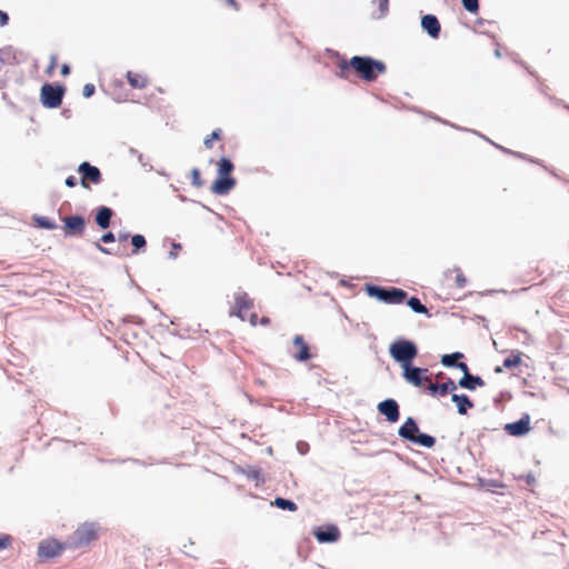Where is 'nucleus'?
<instances>
[{
    "instance_id": "1",
    "label": "nucleus",
    "mask_w": 569,
    "mask_h": 569,
    "mask_svg": "<svg viewBox=\"0 0 569 569\" xmlns=\"http://www.w3.org/2000/svg\"><path fill=\"white\" fill-rule=\"evenodd\" d=\"M398 437L411 445L431 449L436 446L437 439L432 435L420 430L418 420L415 417H407L398 428Z\"/></svg>"
},
{
    "instance_id": "2",
    "label": "nucleus",
    "mask_w": 569,
    "mask_h": 569,
    "mask_svg": "<svg viewBox=\"0 0 569 569\" xmlns=\"http://www.w3.org/2000/svg\"><path fill=\"white\" fill-rule=\"evenodd\" d=\"M341 72L348 70L349 67L360 74L366 81H373L378 73L386 71V66L382 61L376 60L371 57L355 56L349 62L340 63Z\"/></svg>"
},
{
    "instance_id": "3",
    "label": "nucleus",
    "mask_w": 569,
    "mask_h": 569,
    "mask_svg": "<svg viewBox=\"0 0 569 569\" xmlns=\"http://www.w3.org/2000/svg\"><path fill=\"white\" fill-rule=\"evenodd\" d=\"M391 359L400 367L415 362L419 356L418 345L403 336L397 337L388 347Z\"/></svg>"
},
{
    "instance_id": "4",
    "label": "nucleus",
    "mask_w": 569,
    "mask_h": 569,
    "mask_svg": "<svg viewBox=\"0 0 569 569\" xmlns=\"http://www.w3.org/2000/svg\"><path fill=\"white\" fill-rule=\"evenodd\" d=\"M363 291L369 298L376 299L386 305H402L407 297V291L398 287H385L372 282L363 286Z\"/></svg>"
},
{
    "instance_id": "5",
    "label": "nucleus",
    "mask_w": 569,
    "mask_h": 569,
    "mask_svg": "<svg viewBox=\"0 0 569 569\" xmlns=\"http://www.w3.org/2000/svg\"><path fill=\"white\" fill-rule=\"evenodd\" d=\"M98 530L99 527L96 522H83L69 538L68 543L71 548L89 546L99 538Z\"/></svg>"
},
{
    "instance_id": "6",
    "label": "nucleus",
    "mask_w": 569,
    "mask_h": 569,
    "mask_svg": "<svg viewBox=\"0 0 569 569\" xmlns=\"http://www.w3.org/2000/svg\"><path fill=\"white\" fill-rule=\"evenodd\" d=\"M68 545V542H61L56 538L43 539L38 545L37 556L40 561L57 558L61 556Z\"/></svg>"
},
{
    "instance_id": "7",
    "label": "nucleus",
    "mask_w": 569,
    "mask_h": 569,
    "mask_svg": "<svg viewBox=\"0 0 569 569\" xmlns=\"http://www.w3.org/2000/svg\"><path fill=\"white\" fill-rule=\"evenodd\" d=\"M64 87L61 84L44 83L41 87L40 100L46 108L56 109L61 106Z\"/></svg>"
},
{
    "instance_id": "8",
    "label": "nucleus",
    "mask_w": 569,
    "mask_h": 569,
    "mask_svg": "<svg viewBox=\"0 0 569 569\" xmlns=\"http://www.w3.org/2000/svg\"><path fill=\"white\" fill-rule=\"evenodd\" d=\"M428 377V368L416 366L415 362L401 368V378L415 388H422Z\"/></svg>"
},
{
    "instance_id": "9",
    "label": "nucleus",
    "mask_w": 569,
    "mask_h": 569,
    "mask_svg": "<svg viewBox=\"0 0 569 569\" xmlns=\"http://www.w3.org/2000/svg\"><path fill=\"white\" fill-rule=\"evenodd\" d=\"M311 533L319 543H335L341 537L340 529L335 523L315 526Z\"/></svg>"
},
{
    "instance_id": "10",
    "label": "nucleus",
    "mask_w": 569,
    "mask_h": 569,
    "mask_svg": "<svg viewBox=\"0 0 569 569\" xmlns=\"http://www.w3.org/2000/svg\"><path fill=\"white\" fill-rule=\"evenodd\" d=\"M377 412L390 425L397 423L401 417L400 405L395 398H386L378 402Z\"/></svg>"
},
{
    "instance_id": "11",
    "label": "nucleus",
    "mask_w": 569,
    "mask_h": 569,
    "mask_svg": "<svg viewBox=\"0 0 569 569\" xmlns=\"http://www.w3.org/2000/svg\"><path fill=\"white\" fill-rule=\"evenodd\" d=\"M87 227V220L81 214H71L63 219V232L66 237L78 238L83 234Z\"/></svg>"
},
{
    "instance_id": "12",
    "label": "nucleus",
    "mask_w": 569,
    "mask_h": 569,
    "mask_svg": "<svg viewBox=\"0 0 569 569\" xmlns=\"http://www.w3.org/2000/svg\"><path fill=\"white\" fill-rule=\"evenodd\" d=\"M531 417L528 412L521 415V417L512 422H508L503 426V430L507 435L516 438L527 436L531 430Z\"/></svg>"
},
{
    "instance_id": "13",
    "label": "nucleus",
    "mask_w": 569,
    "mask_h": 569,
    "mask_svg": "<svg viewBox=\"0 0 569 569\" xmlns=\"http://www.w3.org/2000/svg\"><path fill=\"white\" fill-rule=\"evenodd\" d=\"M460 371L463 373L462 377L458 380L460 388L468 391H475L486 385L481 376L470 372L468 365H463Z\"/></svg>"
},
{
    "instance_id": "14",
    "label": "nucleus",
    "mask_w": 569,
    "mask_h": 569,
    "mask_svg": "<svg viewBox=\"0 0 569 569\" xmlns=\"http://www.w3.org/2000/svg\"><path fill=\"white\" fill-rule=\"evenodd\" d=\"M292 345L295 348H297V351L291 356L297 362L303 363L315 357L302 335H296L292 339Z\"/></svg>"
},
{
    "instance_id": "15",
    "label": "nucleus",
    "mask_w": 569,
    "mask_h": 569,
    "mask_svg": "<svg viewBox=\"0 0 569 569\" xmlns=\"http://www.w3.org/2000/svg\"><path fill=\"white\" fill-rule=\"evenodd\" d=\"M236 472L244 475L248 479L256 482V486L263 485L266 482V478L263 476L262 468L259 466H237Z\"/></svg>"
},
{
    "instance_id": "16",
    "label": "nucleus",
    "mask_w": 569,
    "mask_h": 569,
    "mask_svg": "<svg viewBox=\"0 0 569 569\" xmlns=\"http://www.w3.org/2000/svg\"><path fill=\"white\" fill-rule=\"evenodd\" d=\"M236 309L231 311V316H236L241 320H244V311L249 310L253 307V300L248 296V293L242 292L238 293L234 297Z\"/></svg>"
},
{
    "instance_id": "17",
    "label": "nucleus",
    "mask_w": 569,
    "mask_h": 569,
    "mask_svg": "<svg viewBox=\"0 0 569 569\" xmlns=\"http://www.w3.org/2000/svg\"><path fill=\"white\" fill-rule=\"evenodd\" d=\"M451 401L460 416H466L475 407L473 400L466 393H452Z\"/></svg>"
},
{
    "instance_id": "18",
    "label": "nucleus",
    "mask_w": 569,
    "mask_h": 569,
    "mask_svg": "<svg viewBox=\"0 0 569 569\" xmlns=\"http://www.w3.org/2000/svg\"><path fill=\"white\" fill-rule=\"evenodd\" d=\"M113 214V209L107 206H100L97 208L94 222L100 229L106 230L110 227Z\"/></svg>"
},
{
    "instance_id": "19",
    "label": "nucleus",
    "mask_w": 569,
    "mask_h": 569,
    "mask_svg": "<svg viewBox=\"0 0 569 569\" xmlns=\"http://www.w3.org/2000/svg\"><path fill=\"white\" fill-rule=\"evenodd\" d=\"M421 27L429 34V37L437 39L440 34V23L436 16L425 14L421 18Z\"/></svg>"
},
{
    "instance_id": "20",
    "label": "nucleus",
    "mask_w": 569,
    "mask_h": 569,
    "mask_svg": "<svg viewBox=\"0 0 569 569\" xmlns=\"http://www.w3.org/2000/svg\"><path fill=\"white\" fill-rule=\"evenodd\" d=\"M463 358H465V355L460 351L445 353L440 358V363L446 368H453V369L461 370V367H463V365H467L466 362L460 361Z\"/></svg>"
},
{
    "instance_id": "21",
    "label": "nucleus",
    "mask_w": 569,
    "mask_h": 569,
    "mask_svg": "<svg viewBox=\"0 0 569 569\" xmlns=\"http://www.w3.org/2000/svg\"><path fill=\"white\" fill-rule=\"evenodd\" d=\"M238 180H212L210 190L217 196H227L237 186Z\"/></svg>"
},
{
    "instance_id": "22",
    "label": "nucleus",
    "mask_w": 569,
    "mask_h": 569,
    "mask_svg": "<svg viewBox=\"0 0 569 569\" xmlns=\"http://www.w3.org/2000/svg\"><path fill=\"white\" fill-rule=\"evenodd\" d=\"M116 240H117L116 234L112 231H106L104 233H102V236L100 237V239L98 241L93 242V246L100 252H102L104 254L112 256V254H117V252L112 248L102 246V243H112Z\"/></svg>"
},
{
    "instance_id": "23",
    "label": "nucleus",
    "mask_w": 569,
    "mask_h": 569,
    "mask_svg": "<svg viewBox=\"0 0 569 569\" xmlns=\"http://www.w3.org/2000/svg\"><path fill=\"white\" fill-rule=\"evenodd\" d=\"M403 303H406L412 312L418 315H426L428 318L431 317V313L429 312L428 308L421 302L420 298L417 296H409L407 293V297L405 298Z\"/></svg>"
},
{
    "instance_id": "24",
    "label": "nucleus",
    "mask_w": 569,
    "mask_h": 569,
    "mask_svg": "<svg viewBox=\"0 0 569 569\" xmlns=\"http://www.w3.org/2000/svg\"><path fill=\"white\" fill-rule=\"evenodd\" d=\"M32 222L36 228L42 230H54L58 228L57 222L53 219L46 216L33 214Z\"/></svg>"
},
{
    "instance_id": "25",
    "label": "nucleus",
    "mask_w": 569,
    "mask_h": 569,
    "mask_svg": "<svg viewBox=\"0 0 569 569\" xmlns=\"http://www.w3.org/2000/svg\"><path fill=\"white\" fill-rule=\"evenodd\" d=\"M130 240H131V246H132L131 254L137 256V254L146 252L147 239L143 234L134 233V234H132Z\"/></svg>"
},
{
    "instance_id": "26",
    "label": "nucleus",
    "mask_w": 569,
    "mask_h": 569,
    "mask_svg": "<svg viewBox=\"0 0 569 569\" xmlns=\"http://www.w3.org/2000/svg\"><path fill=\"white\" fill-rule=\"evenodd\" d=\"M271 505L284 511L295 512L298 510V505L292 499L280 496L276 497Z\"/></svg>"
},
{
    "instance_id": "27",
    "label": "nucleus",
    "mask_w": 569,
    "mask_h": 569,
    "mask_svg": "<svg viewBox=\"0 0 569 569\" xmlns=\"http://www.w3.org/2000/svg\"><path fill=\"white\" fill-rule=\"evenodd\" d=\"M78 172L80 178H100L101 176L99 168L87 161L79 164Z\"/></svg>"
},
{
    "instance_id": "28",
    "label": "nucleus",
    "mask_w": 569,
    "mask_h": 569,
    "mask_svg": "<svg viewBox=\"0 0 569 569\" xmlns=\"http://www.w3.org/2000/svg\"><path fill=\"white\" fill-rule=\"evenodd\" d=\"M127 80L129 84L134 89H143L148 84V79L140 73L127 72Z\"/></svg>"
},
{
    "instance_id": "29",
    "label": "nucleus",
    "mask_w": 569,
    "mask_h": 569,
    "mask_svg": "<svg viewBox=\"0 0 569 569\" xmlns=\"http://www.w3.org/2000/svg\"><path fill=\"white\" fill-rule=\"evenodd\" d=\"M522 352L519 350H512L510 356L506 357L502 362V367L506 369H513L521 365Z\"/></svg>"
},
{
    "instance_id": "30",
    "label": "nucleus",
    "mask_w": 569,
    "mask_h": 569,
    "mask_svg": "<svg viewBox=\"0 0 569 569\" xmlns=\"http://www.w3.org/2000/svg\"><path fill=\"white\" fill-rule=\"evenodd\" d=\"M427 395H429L432 398H441L449 395L446 390L445 383H430L425 390Z\"/></svg>"
},
{
    "instance_id": "31",
    "label": "nucleus",
    "mask_w": 569,
    "mask_h": 569,
    "mask_svg": "<svg viewBox=\"0 0 569 569\" xmlns=\"http://www.w3.org/2000/svg\"><path fill=\"white\" fill-rule=\"evenodd\" d=\"M373 6H377V10L372 12L375 19H382L389 12V0H371Z\"/></svg>"
},
{
    "instance_id": "32",
    "label": "nucleus",
    "mask_w": 569,
    "mask_h": 569,
    "mask_svg": "<svg viewBox=\"0 0 569 569\" xmlns=\"http://www.w3.org/2000/svg\"><path fill=\"white\" fill-rule=\"evenodd\" d=\"M233 170V163L227 159H220L218 163V177L217 178H231V172Z\"/></svg>"
},
{
    "instance_id": "33",
    "label": "nucleus",
    "mask_w": 569,
    "mask_h": 569,
    "mask_svg": "<svg viewBox=\"0 0 569 569\" xmlns=\"http://www.w3.org/2000/svg\"><path fill=\"white\" fill-rule=\"evenodd\" d=\"M102 180H64V183L68 188H74L78 184H81L86 189H90V183L98 184Z\"/></svg>"
},
{
    "instance_id": "34",
    "label": "nucleus",
    "mask_w": 569,
    "mask_h": 569,
    "mask_svg": "<svg viewBox=\"0 0 569 569\" xmlns=\"http://www.w3.org/2000/svg\"><path fill=\"white\" fill-rule=\"evenodd\" d=\"M453 271L456 272V278H455L456 287L459 289L465 288L467 284V278L465 277L463 272L461 271V269L459 267H455Z\"/></svg>"
},
{
    "instance_id": "35",
    "label": "nucleus",
    "mask_w": 569,
    "mask_h": 569,
    "mask_svg": "<svg viewBox=\"0 0 569 569\" xmlns=\"http://www.w3.org/2000/svg\"><path fill=\"white\" fill-rule=\"evenodd\" d=\"M480 483L482 487H486L487 490L492 491L493 488H503L505 485L495 479H480Z\"/></svg>"
},
{
    "instance_id": "36",
    "label": "nucleus",
    "mask_w": 569,
    "mask_h": 569,
    "mask_svg": "<svg viewBox=\"0 0 569 569\" xmlns=\"http://www.w3.org/2000/svg\"><path fill=\"white\" fill-rule=\"evenodd\" d=\"M461 3L470 13H477L479 10V0H461Z\"/></svg>"
},
{
    "instance_id": "37",
    "label": "nucleus",
    "mask_w": 569,
    "mask_h": 569,
    "mask_svg": "<svg viewBox=\"0 0 569 569\" xmlns=\"http://www.w3.org/2000/svg\"><path fill=\"white\" fill-rule=\"evenodd\" d=\"M511 397L512 396H511L510 391H507V390L500 391L499 395L493 398V405L496 407H499L502 401H508L511 399Z\"/></svg>"
},
{
    "instance_id": "38",
    "label": "nucleus",
    "mask_w": 569,
    "mask_h": 569,
    "mask_svg": "<svg viewBox=\"0 0 569 569\" xmlns=\"http://www.w3.org/2000/svg\"><path fill=\"white\" fill-rule=\"evenodd\" d=\"M446 386V390L448 393L452 396V393H456L455 391L459 387L458 381L456 382L452 378H447L446 381H443Z\"/></svg>"
},
{
    "instance_id": "39",
    "label": "nucleus",
    "mask_w": 569,
    "mask_h": 569,
    "mask_svg": "<svg viewBox=\"0 0 569 569\" xmlns=\"http://www.w3.org/2000/svg\"><path fill=\"white\" fill-rule=\"evenodd\" d=\"M181 249H182L181 243L173 241L171 243V249L169 251V258L170 259H177L178 256H179V252L181 251Z\"/></svg>"
},
{
    "instance_id": "40",
    "label": "nucleus",
    "mask_w": 569,
    "mask_h": 569,
    "mask_svg": "<svg viewBox=\"0 0 569 569\" xmlns=\"http://www.w3.org/2000/svg\"><path fill=\"white\" fill-rule=\"evenodd\" d=\"M12 542V537L8 533L0 535V550L7 549Z\"/></svg>"
},
{
    "instance_id": "41",
    "label": "nucleus",
    "mask_w": 569,
    "mask_h": 569,
    "mask_svg": "<svg viewBox=\"0 0 569 569\" xmlns=\"http://www.w3.org/2000/svg\"><path fill=\"white\" fill-rule=\"evenodd\" d=\"M517 480H522L527 485H533L536 482V478L532 471L527 472L526 475H520L516 477Z\"/></svg>"
},
{
    "instance_id": "42",
    "label": "nucleus",
    "mask_w": 569,
    "mask_h": 569,
    "mask_svg": "<svg viewBox=\"0 0 569 569\" xmlns=\"http://www.w3.org/2000/svg\"><path fill=\"white\" fill-rule=\"evenodd\" d=\"M297 447V451L301 455V456H305L309 452V449H310V446L307 441H303V440H299L296 445Z\"/></svg>"
},
{
    "instance_id": "43",
    "label": "nucleus",
    "mask_w": 569,
    "mask_h": 569,
    "mask_svg": "<svg viewBox=\"0 0 569 569\" xmlns=\"http://www.w3.org/2000/svg\"><path fill=\"white\" fill-rule=\"evenodd\" d=\"M220 137V130H214L209 137H207L203 141L204 146L207 148H211L212 147V142L217 139H219Z\"/></svg>"
},
{
    "instance_id": "44",
    "label": "nucleus",
    "mask_w": 569,
    "mask_h": 569,
    "mask_svg": "<svg viewBox=\"0 0 569 569\" xmlns=\"http://www.w3.org/2000/svg\"><path fill=\"white\" fill-rule=\"evenodd\" d=\"M94 91H96L94 84L87 83V84H84V87L82 89V94L84 98H90L94 94Z\"/></svg>"
},
{
    "instance_id": "45",
    "label": "nucleus",
    "mask_w": 569,
    "mask_h": 569,
    "mask_svg": "<svg viewBox=\"0 0 569 569\" xmlns=\"http://www.w3.org/2000/svg\"><path fill=\"white\" fill-rule=\"evenodd\" d=\"M132 234L129 232V231H126V230H120L118 232V237H116L118 239L119 242H123V241H127L128 239H131Z\"/></svg>"
},
{
    "instance_id": "46",
    "label": "nucleus",
    "mask_w": 569,
    "mask_h": 569,
    "mask_svg": "<svg viewBox=\"0 0 569 569\" xmlns=\"http://www.w3.org/2000/svg\"><path fill=\"white\" fill-rule=\"evenodd\" d=\"M207 180H190L192 189H199L206 184Z\"/></svg>"
},
{
    "instance_id": "47",
    "label": "nucleus",
    "mask_w": 569,
    "mask_h": 569,
    "mask_svg": "<svg viewBox=\"0 0 569 569\" xmlns=\"http://www.w3.org/2000/svg\"><path fill=\"white\" fill-rule=\"evenodd\" d=\"M123 321H133L137 325H143V320L140 317L127 316L123 318Z\"/></svg>"
},
{
    "instance_id": "48",
    "label": "nucleus",
    "mask_w": 569,
    "mask_h": 569,
    "mask_svg": "<svg viewBox=\"0 0 569 569\" xmlns=\"http://www.w3.org/2000/svg\"><path fill=\"white\" fill-rule=\"evenodd\" d=\"M249 322L252 327H256L259 322V317L256 312H252L249 317Z\"/></svg>"
},
{
    "instance_id": "49",
    "label": "nucleus",
    "mask_w": 569,
    "mask_h": 569,
    "mask_svg": "<svg viewBox=\"0 0 569 569\" xmlns=\"http://www.w3.org/2000/svg\"><path fill=\"white\" fill-rule=\"evenodd\" d=\"M124 461H130L134 465H139V466H147L148 463L144 461V460H140V459H136V458H129L127 460H122V462Z\"/></svg>"
},
{
    "instance_id": "50",
    "label": "nucleus",
    "mask_w": 569,
    "mask_h": 569,
    "mask_svg": "<svg viewBox=\"0 0 569 569\" xmlns=\"http://www.w3.org/2000/svg\"><path fill=\"white\" fill-rule=\"evenodd\" d=\"M8 14L0 10V26H6L8 23Z\"/></svg>"
},
{
    "instance_id": "51",
    "label": "nucleus",
    "mask_w": 569,
    "mask_h": 569,
    "mask_svg": "<svg viewBox=\"0 0 569 569\" xmlns=\"http://www.w3.org/2000/svg\"><path fill=\"white\" fill-rule=\"evenodd\" d=\"M270 322H271L270 318L263 316V317L259 318V322L258 323L261 325V326H268V325H270Z\"/></svg>"
},
{
    "instance_id": "52",
    "label": "nucleus",
    "mask_w": 569,
    "mask_h": 569,
    "mask_svg": "<svg viewBox=\"0 0 569 569\" xmlns=\"http://www.w3.org/2000/svg\"><path fill=\"white\" fill-rule=\"evenodd\" d=\"M69 73H70V67L68 64H62V67H61V74L66 77Z\"/></svg>"
},
{
    "instance_id": "53",
    "label": "nucleus",
    "mask_w": 569,
    "mask_h": 569,
    "mask_svg": "<svg viewBox=\"0 0 569 569\" xmlns=\"http://www.w3.org/2000/svg\"><path fill=\"white\" fill-rule=\"evenodd\" d=\"M190 178H200V171L197 168L191 169Z\"/></svg>"
},
{
    "instance_id": "54",
    "label": "nucleus",
    "mask_w": 569,
    "mask_h": 569,
    "mask_svg": "<svg viewBox=\"0 0 569 569\" xmlns=\"http://www.w3.org/2000/svg\"><path fill=\"white\" fill-rule=\"evenodd\" d=\"M339 283H340V286H342V287H347V286H349V282H348L345 278L340 279Z\"/></svg>"
},
{
    "instance_id": "55",
    "label": "nucleus",
    "mask_w": 569,
    "mask_h": 569,
    "mask_svg": "<svg viewBox=\"0 0 569 569\" xmlns=\"http://www.w3.org/2000/svg\"><path fill=\"white\" fill-rule=\"evenodd\" d=\"M229 6L236 8L237 7V3L234 0H224Z\"/></svg>"
},
{
    "instance_id": "56",
    "label": "nucleus",
    "mask_w": 569,
    "mask_h": 569,
    "mask_svg": "<svg viewBox=\"0 0 569 569\" xmlns=\"http://www.w3.org/2000/svg\"><path fill=\"white\" fill-rule=\"evenodd\" d=\"M452 271H453V269H448V270H446V271L443 272V276H445L446 278H448V277L451 274V272H452Z\"/></svg>"
},
{
    "instance_id": "57",
    "label": "nucleus",
    "mask_w": 569,
    "mask_h": 569,
    "mask_svg": "<svg viewBox=\"0 0 569 569\" xmlns=\"http://www.w3.org/2000/svg\"><path fill=\"white\" fill-rule=\"evenodd\" d=\"M54 66H56V58H54V57H52L49 69H50V70H51V69H53V68H54Z\"/></svg>"
},
{
    "instance_id": "58",
    "label": "nucleus",
    "mask_w": 569,
    "mask_h": 569,
    "mask_svg": "<svg viewBox=\"0 0 569 569\" xmlns=\"http://www.w3.org/2000/svg\"><path fill=\"white\" fill-rule=\"evenodd\" d=\"M502 368H503L502 366H497V367L495 368V372H496V373H500V372H502Z\"/></svg>"
},
{
    "instance_id": "59",
    "label": "nucleus",
    "mask_w": 569,
    "mask_h": 569,
    "mask_svg": "<svg viewBox=\"0 0 569 569\" xmlns=\"http://www.w3.org/2000/svg\"><path fill=\"white\" fill-rule=\"evenodd\" d=\"M169 187L172 189V191H173V192H179V190H180V189H179L178 187H176L174 184H170Z\"/></svg>"
},
{
    "instance_id": "60",
    "label": "nucleus",
    "mask_w": 569,
    "mask_h": 569,
    "mask_svg": "<svg viewBox=\"0 0 569 569\" xmlns=\"http://www.w3.org/2000/svg\"><path fill=\"white\" fill-rule=\"evenodd\" d=\"M495 56H496L497 58H501V52H500V50H499V49H496V50H495Z\"/></svg>"
},
{
    "instance_id": "61",
    "label": "nucleus",
    "mask_w": 569,
    "mask_h": 569,
    "mask_svg": "<svg viewBox=\"0 0 569 569\" xmlns=\"http://www.w3.org/2000/svg\"><path fill=\"white\" fill-rule=\"evenodd\" d=\"M178 197L180 198L181 201H188L189 199L187 197H184L183 194H178Z\"/></svg>"
},
{
    "instance_id": "62",
    "label": "nucleus",
    "mask_w": 569,
    "mask_h": 569,
    "mask_svg": "<svg viewBox=\"0 0 569 569\" xmlns=\"http://www.w3.org/2000/svg\"><path fill=\"white\" fill-rule=\"evenodd\" d=\"M267 452H268L269 455H271V453H272V447H268V448H267Z\"/></svg>"
},
{
    "instance_id": "63",
    "label": "nucleus",
    "mask_w": 569,
    "mask_h": 569,
    "mask_svg": "<svg viewBox=\"0 0 569 569\" xmlns=\"http://www.w3.org/2000/svg\"><path fill=\"white\" fill-rule=\"evenodd\" d=\"M338 276H339V274H338V272H333V273L331 274V277H338Z\"/></svg>"
},
{
    "instance_id": "64",
    "label": "nucleus",
    "mask_w": 569,
    "mask_h": 569,
    "mask_svg": "<svg viewBox=\"0 0 569 569\" xmlns=\"http://www.w3.org/2000/svg\"><path fill=\"white\" fill-rule=\"evenodd\" d=\"M523 333L528 335V331L526 329H520Z\"/></svg>"
}]
</instances>
